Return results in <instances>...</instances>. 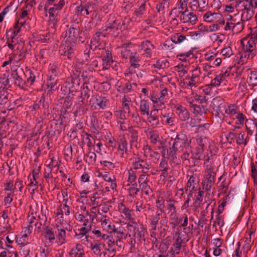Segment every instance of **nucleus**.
I'll use <instances>...</instances> for the list:
<instances>
[{
  "label": "nucleus",
  "instance_id": "6ab92c4d",
  "mask_svg": "<svg viewBox=\"0 0 257 257\" xmlns=\"http://www.w3.org/2000/svg\"><path fill=\"white\" fill-rule=\"evenodd\" d=\"M230 73V67L222 68L219 74L216 75L215 77L211 80L210 85L214 87L220 86L221 83L225 78L229 76Z\"/></svg>",
  "mask_w": 257,
  "mask_h": 257
},
{
  "label": "nucleus",
  "instance_id": "20e7f679",
  "mask_svg": "<svg viewBox=\"0 0 257 257\" xmlns=\"http://www.w3.org/2000/svg\"><path fill=\"white\" fill-rule=\"evenodd\" d=\"M49 107V102L46 100L44 94L39 100L35 101L33 105L30 106V108L34 114H36L37 112L40 110L44 117L48 116L50 114Z\"/></svg>",
  "mask_w": 257,
  "mask_h": 257
},
{
  "label": "nucleus",
  "instance_id": "864d4df0",
  "mask_svg": "<svg viewBox=\"0 0 257 257\" xmlns=\"http://www.w3.org/2000/svg\"><path fill=\"white\" fill-rule=\"evenodd\" d=\"M211 106L212 108H225V100L220 96H217L212 99Z\"/></svg>",
  "mask_w": 257,
  "mask_h": 257
},
{
  "label": "nucleus",
  "instance_id": "69168bd1",
  "mask_svg": "<svg viewBox=\"0 0 257 257\" xmlns=\"http://www.w3.org/2000/svg\"><path fill=\"white\" fill-rule=\"evenodd\" d=\"M84 161L88 165H93L96 160V155L94 152H89L84 156Z\"/></svg>",
  "mask_w": 257,
  "mask_h": 257
},
{
  "label": "nucleus",
  "instance_id": "1a4fd4ad",
  "mask_svg": "<svg viewBox=\"0 0 257 257\" xmlns=\"http://www.w3.org/2000/svg\"><path fill=\"white\" fill-rule=\"evenodd\" d=\"M132 166L135 170L142 169V173H148L151 168V163L149 160L143 159L138 156L133 161Z\"/></svg>",
  "mask_w": 257,
  "mask_h": 257
},
{
  "label": "nucleus",
  "instance_id": "cd10ccee",
  "mask_svg": "<svg viewBox=\"0 0 257 257\" xmlns=\"http://www.w3.org/2000/svg\"><path fill=\"white\" fill-rule=\"evenodd\" d=\"M161 125L173 126L174 125L175 117L173 113L161 112L160 115Z\"/></svg>",
  "mask_w": 257,
  "mask_h": 257
},
{
  "label": "nucleus",
  "instance_id": "5fc2aeb1",
  "mask_svg": "<svg viewBox=\"0 0 257 257\" xmlns=\"http://www.w3.org/2000/svg\"><path fill=\"white\" fill-rule=\"evenodd\" d=\"M147 3L145 1H142L138 3V8L135 11V15L137 17L140 18L142 15L146 14Z\"/></svg>",
  "mask_w": 257,
  "mask_h": 257
},
{
  "label": "nucleus",
  "instance_id": "79ce46f5",
  "mask_svg": "<svg viewBox=\"0 0 257 257\" xmlns=\"http://www.w3.org/2000/svg\"><path fill=\"white\" fill-rule=\"evenodd\" d=\"M65 5V0H59L57 4L54 5L53 7L49 9V17L58 16L59 11L61 10Z\"/></svg>",
  "mask_w": 257,
  "mask_h": 257
},
{
  "label": "nucleus",
  "instance_id": "f3484780",
  "mask_svg": "<svg viewBox=\"0 0 257 257\" xmlns=\"http://www.w3.org/2000/svg\"><path fill=\"white\" fill-rule=\"evenodd\" d=\"M148 122L153 128H158L161 125L160 115L159 114V109L154 108L152 109L149 115H147Z\"/></svg>",
  "mask_w": 257,
  "mask_h": 257
},
{
  "label": "nucleus",
  "instance_id": "f257e3e1",
  "mask_svg": "<svg viewBox=\"0 0 257 257\" xmlns=\"http://www.w3.org/2000/svg\"><path fill=\"white\" fill-rule=\"evenodd\" d=\"M36 73L30 69L24 71L22 68H17L12 74L15 85L21 89L27 90L28 87L34 85L36 79Z\"/></svg>",
  "mask_w": 257,
  "mask_h": 257
},
{
  "label": "nucleus",
  "instance_id": "0eeeda50",
  "mask_svg": "<svg viewBox=\"0 0 257 257\" xmlns=\"http://www.w3.org/2000/svg\"><path fill=\"white\" fill-rule=\"evenodd\" d=\"M116 155L119 157L120 160L126 161L129 154L128 142L125 138H121L117 142Z\"/></svg>",
  "mask_w": 257,
  "mask_h": 257
},
{
  "label": "nucleus",
  "instance_id": "bf43d9fd",
  "mask_svg": "<svg viewBox=\"0 0 257 257\" xmlns=\"http://www.w3.org/2000/svg\"><path fill=\"white\" fill-rule=\"evenodd\" d=\"M198 183L196 176L192 175L190 177L185 187V192L187 193V190H195V185Z\"/></svg>",
  "mask_w": 257,
  "mask_h": 257
},
{
  "label": "nucleus",
  "instance_id": "39448f33",
  "mask_svg": "<svg viewBox=\"0 0 257 257\" xmlns=\"http://www.w3.org/2000/svg\"><path fill=\"white\" fill-rule=\"evenodd\" d=\"M173 13L176 14L177 17L180 18L183 23H189L193 25L196 24L198 20L196 15L193 12H189V11H180L176 8L172 9L170 15H173Z\"/></svg>",
  "mask_w": 257,
  "mask_h": 257
},
{
  "label": "nucleus",
  "instance_id": "9b49d317",
  "mask_svg": "<svg viewBox=\"0 0 257 257\" xmlns=\"http://www.w3.org/2000/svg\"><path fill=\"white\" fill-rule=\"evenodd\" d=\"M107 35L104 33V30L102 28L99 29L93 36L90 41V48L93 51L97 49L102 48V43L103 38H105Z\"/></svg>",
  "mask_w": 257,
  "mask_h": 257
},
{
  "label": "nucleus",
  "instance_id": "6e6552de",
  "mask_svg": "<svg viewBox=\"0 0 257 257\" xmlns=\"http://www.w3.org/2000/svg\"><path fill=\"white\" fill-rule=\"evenodd\" d=\"M241 52L254 57L256 55V45L252 40H249L248 38L245 37L241 40Z\"/></svg>",
  "mask_w": 257,
  "mask_h": 257
},
{
  "label": "nucleus",
  "instance_id": "2f4dec72",
  "mask_svg": "<svg viewBox=\"0 0 257 257\" xmlns=\"http://www.w3.org/2000/svg\"><path fill=\"white\" fill-rule=\"evenodd\" d=\"M72 228L73 227L71 225H67V226L65 227H62L61 226L56 227L58 231L57 238L61 244H63L66 242V230L71 231Z\"/></svg>",
  "mask_w": 257,
  "mask_h": 257
},
{
  "label": "nucleus",
  "instance_id": "bb28decb",
  "mask_svg": "<svg viewBox=\"0 0 257 257\" xmlns=\"http://www.w3.org/2000/svg\"><path fill=\"white\" fill-rule=\"evenodd\" d=\"M132 85L137 86L136 83H133L124 80L118 81L116 84L117 90L120 93H127L131 91L132 89Z\"/></svg>",
  "mask_w": 257,
  "mask_h": 257
},
{
  "label": "nucleus",
  "instance_id": "6e6d98bb",
  "mask_svg": "<svg viewBox=\"0 0 257 257\" xmlns=\"http://www.w3.org/2000/svg\"><path fill=\"white\" fill-rule=\"evenodd\" d=\"M128 187L127 188L128 195L132 198H135L139 194L140 188L138 187L137 184L126 185Z\"/></svg>",
  "mask_w": 257,
  "mask_h": 257
},
{
  "label": "nucleus",
  "instance_id": "412c9836",
  "mask_svg": "<svg viewBox=\"0 0 257 257\" xmlns=\"http://www.w3.org/2000/svg\"><path fill=\"white\" fill-rule=\"evenodd\" d=\"M80 83L75 84L74 80L70 78L67 79L61 87V90L64 91L65 94L70 93L76 92L78 88Z\"/></svg>",
  "mask_w": 257,
  "mask_h": 257
},
{
  "label": "nucleus",
  "instance_id": "774afa93",
  "mask_svg": "<svg viewBox=\"0 0 257 257\" xmlns=\"http://www.w3.org/2000/svg\"><path fill=\"white\" fill-rule=\"evenodd\" d=\"M254 14V11L253 9H248L241 14V21L242 22H246L250 20Z\"/></svg>",
  "mask_w": 257,
  "mask_h": 257
},
{
  "label": "nucleus",
  "instance_id": "5701e85b",
  "mask_svg": "<svg viewBox=\"0 0 257 257\" xmlns=\"http://www.w3.org/2000/svg\"><path fill=\"white\" fill-rule=\"evenodd\" d=\"M150 99L153 102L154 108L159 109L160 108L164 107L166 100L161 97L157 92H153L151 93Z\"/></svg>",
  "mask_w": 257,
  "mask_h": 257
},
{
  "label": "nucleus",
  "instance_id": "7ed1b4c3",
  "mask_svg": "<svg viewBox=\"0 0 257 257\" xmlns=\"http://www.w3.org/2000/svg\"><path fill=\"white\" fill-rule=\"evenodd\" d=\"M101 28L107 35L111 34L116 37L118 36L119 31L121 28V22L114 15L110 14L106 22L105 26Z\"/></svg>",
  "mask_w": 257,
  "mask_h": 257
},
{
  "label": "nucleus",
  "instance_id": "423d86ee",
  "mask_svg": "<svg viewBox=\"0 0 257 257\" xmlns=\"http://www.w3.org/2000/svg\"><path fill=\"white\" fill-rule=\"evenodd\" d=\"M76 44L65 42L60 47L59 52L60 56H63L64 59L71 60L74 57L76 49Z\"/></svg>",
  "mask_w": 257,
  "mask_h": 257
},
{
  "label": "nucleus",
  "instance_id": "ea45409f",
  "mask_svg": "<svg viewBox=\"0 0 257 257\" xmlns=\"http://www.w3.org/2000/svg\"><path fill=\"white\" fill-rule=\"evenodd\" d=\"M235 7L238 12L241 13L248 9H253L250 3H249V0H238L235 1Z\"/></svg>",
  "mask_w": 257,
  "mask_h": 257
},
{
  "label": "nucleus",
  "instance_id": "a211bd4d",
  "mask_svg": "<svg viewBox=\"0 0 257 257\" xmlns=\"http://www.w3.org/2000/svg\"><path fill=\"white\" fill-rule=\"evenodd\" d=\"M208 0H190L189 7L193 11L203 12L208 8Z\"/></svg>",
  "mask_w": 257,
  "mask_h": 257
},
{
  "label": "nucleus",
  "instance_id": "c9c22d12",
  "mask_svg": "<svg viewBox=\"0 0 257 257\" xmlns=\"http://www.w3.org/2000/svg\"><path fill=\"white\" fill-rule=\"evenodd\" d=\"M176 113L181 121H185L190 117V113L184 106L180 104H177L175 106Z\"/></svg>",
  "mask_w": 257,
  "mask_h": 257
},
{
  "label": "nucleus",
  "instance_id": "b1692460",
  "mask_svg": "<svg viewBox=\"0 0 257 257\" xmlns=\"http://www.w3.org/2000/svg\"><path fill=\"white\" fill-rule=\"evenodd\" d=\"M105 247L106 244L104 242L98 240H93L90 244V248L93 253L99 257L102 255L103 248Z\"/></svg>",
  "mask_w": 257,
  "mask_h": 257
},
{
  "label": "nucleus",
  "instance_id": "a18cd8bd",
  "mask_svg": "<svg viewBox=\"0 0 257 257\" xmlns=\"http://www.w3.org/2000/svg\"><path fill=\"white\" fill-rule=\"evenodd\" d=\"M102 61L103 69H108L113 63L111 51L105 50V55L102 58Z\"/></svg>",
  "mask_w": 257,
  "mask_h": 257
},
{
  "label": "nucleus",
  "instance_id": "de8ad7c7",
  "mask_svg": "<svg viewBox=\"0 0 257 257\" xmlns=\"http://www.w3.org/2000/svg\"><path fill=\"white\" fill-rule=\"evenodd\" d=\"M124 76L125 77V80L130 82L135 80L136 78L138 77L136 69L128 67L125 69L124 72Z\"/></svg>",
  "mask_w": 257,
  "mask_h": 257
},
{
  "label": "nucleus",
  "instance_id": "393cba45",
  "mask_svg": "<svg viewBox=\"0 0 257 257\" xmlns=\"http://www.w3.org/2000/svg\"><path fill=\"white\" fill-rule=\"evenodd\" d=\"M10 87L8 75L6 73H0V95L8 93Z\"/></svg>",
  "mask_w": 257,
  "mask_h": 257
},
{
  "label": "nucleus",
  "instance_id": "4468645a",
  "mask_svg": "<svg viewBox=\"0 0 257 257\" xmlns=\"http://www.w3.org/2000/svg\"><path fill=\"white\" fill-rule=\"evenodd\" d=\"M125 228L122 226L116 227L111 234L112 237L114 238L116 241V245L119 248H121L123 245L122 239H126L128 233L125 232Z\"/></svg>",
  "mask_w": 257,
  "mask_h": 257
},
{
  "label": "nucleus",
  "instance_id": "c85d7f7f",
  "mask_svg": "<svg viewBox=\"0 0 257 257\" xmlns=\"http://www.w3.org/2000/svg\"><path fill=\"white\" fill-rule=\"evenodd\" d=\"M90 231V227H81L80 228L74 230V237L76 239H80L81 241H88V233Z\"/></svg>",
  "mask_w": 257,
  "mask_h": 257
},
{
  "label": "nucleus",
  "instance_id": "aec40b11",
  "mask_svg": "<svg viewBox=\"0 0 257 257\" xmlns=\"http://www.w3.org/2000/svg\"><path fill=\"white\" fill-rule=\"evenodd\" d=\"M162 215V211H157L150 216V227L152 230H157V225L159 223L162 225H164L165 221L164 220H160Z\"/></svg>",
  "mask_w": 257,
  "mask_h": 257
},
{
  "label": "nucleus",
  "instance_id": "338daca9",
  "mask_svg": "<svg viewBox=\"0 0 257 257\" xmlns=\"http://www.w3.org/2000/svg\"><path fill=\"white\" fill-rule=\"evenodd\" d=\"M139 186L140 187V188L141 189L142 192L145 193L146 195L148 196L149 199H151L152 197H154V194L153 193V191L148 183Z\"/></svg>",
  "mask_w": 257,
  "mask_h": 257
},
{
  "label": "nucleus",
  "instance_id": "dca6fc26",
  "mask_svg": "<svg viewBox=\"0 0 257 257\" xmlns=\"http://www.w3.org/2000/svg\"><path fill=\"white\" fill-rule=\"evenodd\" d=\"M182 154L180 156L182 163L186 167L195 165L196 160L192 152L191 148H187L181 151Z\"/></svg>",
  "mask_w": 257,
  "mask_h": 257
},
{
  "label": "nucleus",
  "instance_id": "09e8293b",
  "mask_svg": "<svg viewBox=\"0 0 257 257\" xmlns=\"http://www.w3.org/2000/svg\"><path fill=\"white\" fill-rule=\"evenodd\" d=\"M190 107L193 109V112L195 115H201L203 113H207L208 111L206 105H198L190 103Z\"/></svg>",
  "mask_w": 257,
  "mask_h": 257
},
{
  "label": "nucleus",
  "instance_id": "4d7b16f0",
  "mask_svg": "<svg viewBox=\"0 0 257 257\" xmlns=\"http://www.w3.org/2000/svg\"><path fill=\"white\" fill-rule=\"evenodd\" d=\"M90 128L91 131V132L95 134H98L99 132V124L98 121L96 117L94 116H90Z\"/></svg>",
  "mask_w": 257,
  "mask_h": 257
},
{
  "label": "nucleus",
  "instance_id": "ddd939ff",
  "mask_svg": "<svg viewBox=\"0 0 257 257\" xmlns=\"http://www.w3.org/2000/svg\"><path fill=\"white\" fill-rule=\"evenodd\" d=\"M155 48L154 45L148 40L142 41L139 46L138 52L142 57L150 58L152 57L153 50Z\"/></svg>",
  "mask_w": 257,
  "mask_h": 257
},
{
  "label": "nucleus",
  "instance_id": "f8f14e48",
  "mask_svg": "<svg viewBox=\"0 0 257 257\" xmlns=\"http://www.w3.org/2000/svg\"><path fill=\"white\" fill-rule=\"evenodd\" d=\"M63 36L65 42L76 44L77 40L79 35L80 30L74 27V25L69 26L67 25Z\"/></svg>",
  "mask_w": 257,
  "mask_h": 257
},
{
  "label": "nucleus",
  "instance_id": "f03ea898",
  "mask_svg": "<svg viewBox=\"0 0 257 257\" xmlns=\"http://www.w3.org/2000/svg\"><path fill=\"white\" fill-rule=\"evenodd\" d=\"M128 236L134 239L135 242H141L145 240L147 228L142 223H138L135 219H132L126 223Z\"/></svg>",
  "mask_w": 257,
  "mask_h": 257
},
{
  "label": "nucleus",
  "instance_id": "72a5a7b5",
  "mask_svg": "<svg viewBox=\"0 0 257 257\" xmlns=\"http://www.w3.org/2000/svg\"><path fill=\"white\" fill-rule=\"evenodd\" d=\"M129 59L128 67L139 69L142 66L141 58L138 52H134Z\"/></svg>",
  "mask_w": 257,
  "mask_h": 257
},
{
  "label": "nucleus",
  "instance_id": "a19ab883",
  "mask_svg": "<svg viewBox=\"0 0 257 257\" xmlns=\"http://www.w3.org/2000/svg\"><path fill=\"white\" fill-rule=\"evenodd\" d=\"M55 33L52 31L37 35L36 37V41L41 43H51L54 39Z\"/></svg>",
  "mask_w": 257,
  "mask_h": 257
},
{
  "label": "nucleus",
  "instance_id": "c756f323",
  "mask_svg": "<svg viewBox=\"0 0 257 257\" xmlns=\"http://www.w3.org/2000/svg\"><path fill=\"white\" fill-rule=\"evenodd\" d=\"M175 234L178 235V236L174 238V241L171 248V251L173 252V254H179L183 244H185V242L183 241L180 232H176Z\"/></svg>",
  "mask_w": 257,
  "mask_h": 257
},
{
  "label": "nucleus",
  "instance_id": "4c0bfd02",
  "mask_svg": "<svg viewBox=\"0 0 257 257\" xmlns=\"http://www.w3.org/2000/svg\"><path fill=\"white\" fill-rule=\"evenodd\" d=\"M254 233L252 230L247 231L245 234V241L244 244L242 247L243 253L246 255L248 253V252L250 250L251 247V244L253 242V241L251 242V235Z\"/></svg>",
  "mask_w": 257,
  "mask_h": 257
},
{
  "label": "nucleus",
  "instance_id": "2eb2a0df",
  "mask_svg": "<svg viewBox=\"0 0 257 257\" xmlns=\"http://www.w3.org/2000/svg\"><path fill=\"white\" fill-rule=\"evenodd\" d=\"M190 141L184 134L177 135L173 143L174 148L178 149L180 151L189 148Z\"/></svg>",
  "mask_w": 257,
  "mask_h": 257
},
{
  "label": "nucleus",
  "instance_id": "f704fd0d",
  "mask_svg": "<svg viewBox=\"0 0 257 257\" xmlns=\"http://www.w3.org/2000/svg\"><path fill=\"white\" fill-rule=\"evenodd\" d=\"M70 257H85V252L83 245L80 243H76L70 250Z\"/></svg>",
  "mask_w": 257,
  "mask_h": 257
},
{
  "label": "nucleus",
  "instance_id": "603ef678",
  "mask_svg": "<svg viewBox=\"0 0 257 257\" xmlns=\"http://www.w3.org/2000/svg\"><path fill=\"white\" fill-rule=\"evenodd\" d=\"M159 171L161 172V176L166 177L168 175L169 170V165L167 161L165 159H162L159 165Z\"/></svg>",
  "mask_w": 257,
  "mask_h": 257
},
{
  "label": "nucleus",
  "instance_id": "49530a36",
  "mask_svg": "<svg viewBox=\"0 0 257 257\" xmlns=\"http://www.w3.org/2000/svg\"><path fill=\"white\" fill-rule=\"evenodd\" d=\"M139 111L142 115H149L150 111V103L148 100L142 99L140 101Z\"/></svg>",
  "mask_w": 257,
  "mask_h": 257
},
{
  "label": "nucleus",
  "instance_id": "13d9d810",
  "mask_svg": "<svg viewBox=\"0 0 257 257\" xmlns=\"http://www.w3.org/2000/svg\"><path fill=\"white\" fill-rule=\"evenodd\" d=\"M171 39L172 42L176 44H179L187 41V39L184 35L181 33H174L171 35Z\"/></svg>",
  "mask_w": 257,
  "mask_h": 257
},
{
  "label": "nucleus",
  "instance_id": "e2e57ef3",
  "mask_svg": "<svg viewBox=\"0 0 257 257\" xmlns=\"http://www.w3.org/2000/svg\"><path fill=\"white\" fill-rule=\"evenodd\" d=\"M118 210L120 212L122 213L125 216V217L129 219L130 220L133 219L132 218V210L126 207L122 203L119 204Z\"/></svg>",
  "mask_w": 257,
  "mask_h": 257
},
{
  "label": "nucleus",
  "instance_id": "0e129e2a",
  "mask_svg": "<svg viewBox=\"0 0 257 257\" xmlns=\"http://www.w3.org/2000/svg\"><path fill=\"white\" fill-rule=\"evenodd\" d=\"M81 73L80 68L77 67H75L72 70V74L70 78L74 80V83L76 85L80 83V75Z\"/></svg>",
  "mask_w": 257,
  "mask_h": 257
},
{
  "label": "nucleus",
  "instance_id": "7c9ffc66",
  "mask_svg": "<svg viewBox=\"0 0 257 257\" xmlns=\"http://www.w3.org/2000/svg\"><path fill=\"white\" fill-rule=\"evenodd\" d=\"M104 241H106L107 247L105 250L107 251L109 253L113 256L116 254L115 245H116V241L114 238L112 237V235H108L107 238H105Z\"/></svg>",
  "mask_w": 257,
  "mask_h": 257
},
{
  "label": "nucleus",
  "instance_id": "c03bdc74",
  "mask_svg": "<svg viewBox=\"0 0 257 257\" xmlns=\"http://www.w3.org/2000/svg\"><path fill=\"white\" fill-rule=\"evenodd\" d=\"M221 17L220 14L218 13H212L211 11H207L203 16L204 20L208 23H212L217 21Z\"/></svg>",
  "mask_w": 257,
  "mask_h": 257
},
{
  "label": "nucleus",
  "instance_id": "8fccbe9b",
  "mask_svg": "<svg viewBox=\"0 0 257 257\" xmlns=\"http://www.w3.org/2000/svg\"><path fill=\"white\" fill-rule=\"evenodd\" d=\"M245 127L247 135L252 136L255 129H257V122L251 119H246Z\"/></svg>",
  "mask_w": 257,
  "mask_h": 257
},
{
  "label": "nucleus",
  "instance_id": "680f3d73",
  "mask_svg": "<svg viewBox=\"0 0 257 257\" xmlns=\"http://www.w3.org/2000/svg\"><path fill=\"white\" fill-rule=\"evenodd\" d=\"M60 73V64L58 62H54L50 64L48 74L58 76Z\"/></svg>",
  "mask_w": 257,
  "mask_h": 257
},
{
  "label": "nucleus",
  "instance_id": "473e14b6",
  "mask_svg": "<svg viewBox=\"0 0 257 257\" xmlns=\"http://www.w3.org/2000/svg\"><path fill=\"white\" fill-rule=\"evenodd\" d=\"M204 165L205 167L204 174L216 175L215 167L213 161H211L208 155L205 156Z\"/></svg>",
  "mask_w": 257,
  "mask_h": 257
},
{
  "label": "nucleus",
  "instance_id": "a878e982",
  "mask_svg": "<svg viewBox=\"0 0 257 257\" xmlns=\"http://www.w3.org/2000/svg\"><path fill=\"white\" fill-rule=\"evenodd\" d=\"M216 175L204 174L202 182L203 189L205 191H210L214 184Z\"/></svg>",
  "mask_w": 257,
  "mask_h": 257
},
{
  "label": "nucleus",
  "instance_id": "9d476101",
  "mask_svg": "<svg viewBox=\"0 0 257 257\" xmlns=\"http://www.w3.org/2000/svg\"><path fill=\"white\" fill-rule=\"evenodd\" d=\"M93 12H95L94 8V4L92 2H87L76 6L74 10V13L75 15L78 17H85L89 15Z\"/></svg>",
  "mask_w": 257,
  "mask_h": 257
},
{
  "label": "nucleus",
  "instance_id": "58836bf2",
  "mask_svg": "<svg viewBox=\"0 0 257 257\" xmlns=\"http://www.w3.org/2000/svg\"><path fill=\"white\" fill-rule=\"evenodd\" d=\"M247 71H249L246 79L248 84L252 87L257 86V69H248Z\"/></svg>",
  "mask_w": 257,
  "mask_h": 257
},
{
  "label": "nucleus",
  "instance_id": "052dcab7",
  "mask_svg": "<svg viewBox=\"0 0 257 257\" xmlns=\"http://www.w3.org/2000/svg\"><path fill=\"white\" fill-rule=\"evenodd\" d=\"M81 137L82 138V141L83 142L84 140L86 141V143L88 148H92L94 146V142H93L92 140L93 139L91 135L88 134V133L83 131L82 132Z\"/></svg>",
  "mask_w": 257,
  "mask_h": 257
},
{
  "label": "nucleus",
  "instance_id": "e433bc0d",
  "mask_svg": "<svg viewBox=\"0 0 257 257\" xmlns=\"http://www.w3.org/2000/svg\"><path fill=\"white\" fill-rule=\"evenodd\" d=\"M81 95L78 97L79 102H81L82 104L84 103V99L86 98L88 99L90 97L91 95L93 93V90L92 86L82 85L81 87Z\"/></svg>",
  "mask_w": 257,
  "mask_h": 257
},
{
  "label": "nucleus",
  "instance_id": "37998d69",
  "mask_svg": "<svg viewBox=\"0 0 257 257\" xmlns=\"http://www.w3.org/2000/svg\"><path fill=\"white\" fill-rule=\"evenodd\" d=\"M95 103L99 108L105 109L109 105V100L105 96L97 95L95 97Z\"/></svg>",
  "mask_w": 257,
  "mask_h": 257
},
{
  "label": "nucleus",
  "instance_id": "3c124183",
  "mask_svg": "<svg viewBox=\"0 0 257 257\" xmlns=\"http://www.w3.org/2000/svg\"><path fill=\"white\" fill-rule=\"evenodd\" d=\"M146 133L149 136V138L151 143L156 145L158 142H160V139L158 131L151 129L150 130H148V132H146Z\"/></svg>",
  "mask_w": 257,
  "mask_h": 257
},
{
  "label": "nucleus",
  "instance_id": "4be33fe9",
  "mask_svg": "<svg viewBox=\"0 0 257 257\" xmlns=\"http://www.w3.org/2000/svg\"><path fill=\"white\" fill-rule=\"evenodd\" d=\"M127 131L128 135L130 136V144L131 146H134L137 149L139 148L140 146L138 143L139 136L138 130L131 125L128 126Z\"/></svg>",
  "mask_w": 257,
  "mask_h": 257
}]
</instances>
